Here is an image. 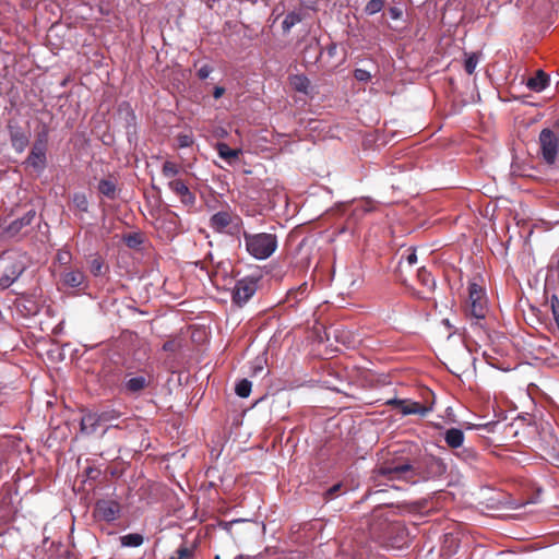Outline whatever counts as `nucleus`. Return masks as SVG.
Masks as SVG:
<instances>
[{"instance_id": "obj_1", "label": "nucleus", "mask_w": 559, "mask_h": 559, "mask_svg": "<svg viewBox=\"0 0 559 559\" xmlns=\"http://www.w3.org/2000/svg\"><path fill=\"white\" fill-rule=\"evenodd\" d=\"M377 474L388 480H403L411 484L429 478V473L424 469L421 462L417 459L395 457L386 461L377 468Z\"/></svg>"}, {"instance_id": "obj_2", "label": "nucleus", "mask_w": 559, "mask_h": 559, "mask_svg": "<svg viewBox=\"0 0 559 559\" xmlns=\"http://www.w3.org/2000/svg\"><path fill=\"white\" fill-rule=\"evenodd\" d=\"M247 252L257 260H266L277 249V237L270 233L242 231Z\"/></svg>"}, {"instance_id": "obj_3", "label": "nucleus", "mask_w": 559, "mask_h": 559, "mask_svg": "<svg viewBox=\"0 0 559 559\" xmlns=\"http://www.w3.org/2000/svg\"><path fill=\"white\" fill-rule=\"evenodd\" d=\"M210 227L217 233L229 236H239L242 234V219L240 216L228 211H219L210 218Z\"/></svg>"}, {"instance_id": "obj_4", "label": "nucleus", "mask_w": 559, "mask_h": 559, "mask_svg": "<svg viewBox=\"0 0 559 559\" xmlns=\"http://www.w3.org/2000/svg\"><path fill=\"white\" fill-rule=\"evenodd\" d=\"M468 314L476 320L485 319L487 313V298L485 290L476 283L468 285Z\"/></svg>"}, {"instance_id": "obj_5", "label": "nucleus", "mask_w": 559, "mask_h": 559, "mask_svg": "<svg viewBox=\"0 0 559 559\" xmlns=\"http://www.w3.org/2000/svg\"><path fill=\"white\" fill-rule=\"evenodd\" d=\"M121 506L112 499H102L95 503L94 516L105 522H114L120 518Z\"/></svg>"}, {"instance_id": "obj_6", "label": "nucleus", "mask_w": 559, "mask_h": 559, "mask_svg": "<svg viewBox=\"0 0 559 559\" xmlns=\"http://www.w3.org/2000/svg\"><path fill=\"white\" fill-rule=\"evenodd\" d=\"M258 281L253 277H245L235 284L233 289V301L243 306L257 292Z\"/></svg>"}, {"instance_id": "obj_7", "label": "nucleus", "mask_w": 559, "mask_h": 559, "mask_svg": "<svg viewBox=\"0 0 559 559\" xmlns=\"http://www.w3.org/2000/svg\"><path fill=\"white\" fill-rule=\"evenodd\" d=\"M539 144L543 158L547 164H552L558 154V139L550 129L542 130L539 134Z\"/></svg>"}, {"instance_id": "obj_8", "label": "nucleus", "mask_w": 559, "mask_h": 559, "mask_svg": "<svg viewBox=\"0 0 559 559\" xmlns=\"http://www.w3.org/2000/svg\"><path fill=\"white\" fill-rule=\"evenodd\" d=\"M168 188L174 192L185 206L192 207L195 204V195L190 191L188 186L181 179H171L168 182Z\"/></svg>"}, {"instance_id": "obj_9", "label": "nucleus", "mask_w": 559, "mask_h": 559, "mask_svg": "<svg viewBox=\"0 0 559 559\" xmlns=\"http://www.w3.org/2000/svg\"><path fill=\"white\" fill-rule=\"evenodd\" d=\"M26 266L22 261H14L8 265L0 277V288H9L24 273Z\"/></svg>"}, {"instance_id": "obj_10", "label": "nucleus", "mask_w": 559, "mask_h": 559, "mask_svg": "<svg viewBox=\"0 0 559 559\" xmlns=\"http://www.w3.org/2000/svg\"><path fill=\"white\" fill-rule=\"evenodd\" d=\"M27 164L35 170L41 171L46 167V145L44 142H36L27 157Z\"/></svg>"}, {"instance_id": "obj_11", "label": "nucleus", "mask_w": 559, "mask_h": 559, "mask_svg": "<svg viewBox=\"0 0 559 559\" xmlns=\"http://www.w3.org/2000/svg\"><path fill=\"white\" fill-rule=\"evenodd\" d=\"M150 384V379L143 374H128L123 384L122 389L128 394H139L141 391H143L147 385Z\"/></svg>"}, {"instance_id": "obj_12", "label": "nucleus", "mask_w": 559, "mask_h": 559, "mask_svg": "<svg viewBox=\"0 0 559 559\" xmlns=\"http://www.w3.org/2000/svg\"><path fill=\"white\" fill-rule=\"evenodd\" d=\"M390 403L399 404L401 406V413L403 415L416 414V415L424 417L432 409L431 406H424V405L419 404L418 402H405V401L394 400V401H391Z\"/></svg>"}, {"instance_id": "obj_13", "label": "nucleus", "mask_w": 559, "mask_h": 559, "mask_svg": "<svg viewBox=\"0 0 559 559\" xmlns=\"http://www.w3.org/2000/svg\"><path fill=\"white\" fill-rule=\"evenodd\" d=\"M443 439L449 448L459 449L463 445L465 436L463 430L459 428H450L444 431Z\"/></svg>"}, {"instance_id": "obj_14", "label": "nucleus", "mask_w": 559, "mask_h": 559, "mask_svg": "<svg viewBox=\"0 0 559 559\" xmlns=\"http://www.w3.org/2000/svg\"><path fill=\"white\" fill-rule=\"evenodd\" d=\"M102 427L98 413L85 414L81 419V430L86 435H92Z\"/></svg>"}, {"instance_id": "obj_15", "label": "nucleus", "mask_w": 559, "mask_h": 559, "mask_svg": "<svg viewBox=\"0 0 559 559\" xmlns=\"http://www.w3.org/2000/svg\"><path fill=\"white\" fill-rule=\"evenodd\" d=\"M549 83V76L543 71L538 70L536 74L530 78L526 82V86L534 92L544 91Z\"/></svg>"}, {"instance_id": "obj_16", "label": "nucleus", "mask_w": 559, "mask_h": 559, "mask_svg": "<svg viewBox=\"0 0 559 559\" xmlns=\"http://www.w3.org/2000/svg\"><path fill=\"white\" fill-rule=\"evenodd\" d=\"M10 139L12 147L19 153L23 152L28 144V136L20 128L10 130Z\"/></svg>"}, {"instance_id": "obj_17", "label": "nucleus", "mask_w": 559, "mask_h": 559, "mask_svg": "<svg viewBox=\"0 0 559 559\" xmlns=\"http://www.w3.org/2000/svg\"><path fill=\"white\" fill-rule=\"evenodd\" d=\"M216 151L218 156L229 164H233L241 154L240 148H230L228 144L224 142H218L216 144Z\"/></svg>"}, {"instance_id": "obj_18", "label": "nucleus", "mask_w": 559, "mask_h": 559, "mask_svg": "<svg viewBox=\"0 0 559 559\" xmlns=\"http://www.w3.org/2000/svg\"><path fill=\"white\" fill-rule=\"evenodd\" d=\"M85 280V275L80 270L68 271L62 275V283L69 287H80Z\"/></svg>"}, {"instance_id": "obj_19", "label": "nucleus", "mask_w": 559, "mask_h": 559, "mask_svg": "<svg viewBox=\"0 0 559 559\" xmlns=\"http://www.w3.org/2000/svg\"><path fill=\"white\" fill-rule=\"evenodd\" d=\"M144 542V537L139 533H131L120 537V544L123 547H140Z\"/></svg>"}, {"instance_id": "obj_20", "label": "nucleus", "mask_w": 559, "mask_h": 559, "mask_svg": "<svg viewBox=\"0 0 559 559\" xmlns=\"http://www.w3.org/2000/svg\"><path fill=\"white\" fill-rule=\"evenodd\" d=\"M290 84L296 91L308 94L310 81L307 76L302 74L293 75L290 78Z\"/></svg>"}, {"instance_id": "obj_21", "label": "nucleus", "mask_w": 559, "mask_h": 559, "mask_svg": "<svg viewBox=\"0 0 559 559\" xmlns=\"http://www.w3.org/2000/svg\"><path fill=\"white\" fill-rule=\"evenodd\" d=\"M302 16L299 12L293 11L286 14L283 20L282 27L285 33L289 32L296 24L300 23Z\"/></svg>"}, {"instance_id": "obj_22", "label": "nucleus", "mask_w": 559, "mask_h": 559, "mask_svg": "<svg viewBox=\"0 0 559 559\" xmlns=\"http://www.w3.org/2000/svg\"><path fill=\"white\" fill-rule=\"evenodd\" d=\"M98 191L103 195H105V197H107L109 199H114L115 194H116V185L111 180L103 179L98 183Z\"/></svg>"}, {"instance_id": "obj_23", "label": "nucleus", "mask_w": 559, "mask_h": 559, "mask_svg": "<svg viewBox=\"0 0 559 559\" xmlns=\"http://www.w3.org/2000/svg\"><path fill=\"white\" fill-rule=\"evenodd\" d=\"M90 271L94 276H100L105 272V264L100 257L95 255L88 261Z\"/></svg>"}, {"instance_id": "obj_24", "label": "nucleus", "mask_w": 559, "mask_h": 559, "mask_svg": "<svg viewBox=\"0 0 559 559\" xmlns=\"http://www.w3.org/2000/svg\"><path fill=\"white\" fill-rule=\"evenodd\" d=\"M417 277L419 282L429 290H432L435 288L436 282L432 278L431 274L425 267H420L418 270Z\"/></svg>"}, {"instance_id": "obj_25", "label": "nucleus", "mask_w": 559, "mask_h": 559, "mask_svg": "<svg viewBox=\"0 0 559 559\" xmlns=\"http://www.w3.org/2000/svg\"><path fill=\"white\" fill-rule=\"evenodd\" d=\"M180 173V167L179 165L170 162V160H166L164 164H163V167H162V174L164 177L166 178H174L176 177L178 174Z\"/></svg>"}, {"instance_id": "obj_26", "label": "nucleus", "mask_w": 559, "mask_h": 559, "mask_svg": "<svg viewBox=\"0 0 559 559\" xmlns=\"http://www.w3.org/2000/svg\"><path fill=\"white\" fill-rule=\"evenodd\" d=\"M119 416H120V414L117 411H105V412L98 413V417H99L102 426L107 425V428L111 427L112 426L111 423L114 420L118 419Z\"/></svg>"}, {"instance_id": "obj_27", "label": "nucleus", "mask_w": 559, "mask_h": 559, "mask_svg": "<svg viewBox=\"0 0 559 559\" xmlns=\"http://www.w3.org/2000/svg\"><path fill=\"white\" fill-rule=\"evenodd\" d=\"M251 382L247 379H242L239 382H237L235 392L240 397H248L251 393Z\"/></svg>"}, {"instance_id": "obj_28", "label": "nucleus", "mask_w": 559, "mask_h": 559, "mask_svg": "<svg viewBox=\"0 0 559 559\" xmlns=\"http://www.w3.org/2000/svg\"><path fill=\"white\" fill-rule=\"evenodd\" d=\"M383 7H384L383 0H370L367 2L366 7H365V12L368 15H373V14L382 11Z\"/></svg>"}, {"instance_id": "obj_29", "label": "nucleus", "mask_w": 559, "mask_h": 559, "mask_svg": "<svg viewBox=\"0 0 559 559\" xmlns=\"http://www.w3.org/2000/svg\"><path fill=\"white\" fill-rule=\"evenodd\" d=\"M27 225H29V217H21L19 219L13 221L9 225L8 231L13 235L19 233L23 227Z\"/></svg>"}, {"instance_id": "obj_30", "label": "nucleus", "mask_w": 559, "mask_h": 559, "mask_svg": "<svg viewBox=\"0 0 559 559\" xmlns=\"http://www.w3.org/2000/svg\"><path fill=\"white\" fill-rule=\"evenodd\" d=\"M73 204L81 212H86L88 209V202L86 197L83 193H76L73 195Z\"/></svg>"}, {"instance_id": "obj_31", "label": "nucleus", "mask_w": 559, "mask_h": 559, "mask_svg": "<svg viewBox=\"0 0 559 559\" xmlns=\"http://www.w3.org/2000/svg\"><path fill=\"white\" fill-rule=\"evenodd\" d=\"M478 64V57L475 53L467 56L464 63V69L468 74H473Z\"/></svg>"}, {"instance_id": "obj_32", "label": "nucleus", "mask_w": 559, "mask_h": 559, "mask_svg": "<svg viewBox=\"0 0 559 559\" xmlns=\"http://www.w3.org/2000/svg\"><path fill=\"white\" fill-rule=\"evenodd\" d=\"M354 76L357 81H360V82H368L371 80L370 72L365 69H356L354 71Z\"/></svg>"}, {"instance_id": "obj_33", "label": "nucleus", "mask_w": 559, "mask_h": 559, "mask_svg": "<svg viewBox=\"0 0 559 559\" xmlns=\"http://www.w3.org/2000/svg\"><path fill=\"white\" fill-rule=\"evenodd\" d=\"M307 290H308V285H307V283H305L301 286H299L297 290L290 292L289 298H294L297 301L306 295Z\"/></svg>"}, {"instance_id": "obj_34", "label": "nucleus", "mask_w": 559, "mask_h": 559, "mask_svg": "<svg viewBox=\"0 0 559 559\" xmlns=\"http://www.w3.org/2000/svg\"><path fill=\"white\" fill-rule=\"evenodd\" d=\"M193 143V138L189 134H180L178 136V144L180 147H188L190 145H192Z\"/></svg>"}, {"instance_id": "obj_35", "label": "nucleus", "mask_w": 559, "mask_h": 559, "mask_svg": "<svg viewBox=\"0 0 559 559\" xmlns=\"http://www.w3.org/2000/svg\"><path fill=\"white\" fill-rule=\"evenodd\" d=\"M212 72V68L207 64H204L202 66L199 71H198V76L201 79V80H205L210 76Z\"/></svg>"}, {"instance_id": "obj_36", "label": "nucleus", "mask_w": 559, "mask_h": 559, "mask_svg": "<svg viewBox=\"0 0 559 559\" xmlns=\"http://www.w3.org/2000/svg\"><path fill=\"white\" fill-rule=\"evenodd\" d=\"M140 238L138 235H129L127 238H126V243L128 245V247L130 248H135L136 246L140 245Z\"/></svg>"}, {"instance_id": "obj_37", "label": "nucleus", "mask_w": 559, "mask_h": 559, "mask_svg": "<svg viewBox=\"0 0 559 559\" xmlns=\"http://www.w3.org/2000/svg\"><path fill=\"white\" fill-rule=\"evenodd\" d=\"M459 455L465 461H473L476 456L472 449H463Z\"/></svg>"}, {"instance_id": "obj_38", "label": "nucleus", "mask_w": 559, "mask_h": 559, "mask_svg": "<svg viewBox=\"0 0 559 559\" xmlns=\"http://www.w3.org/2000/svg\"><path fill=\"white\" fill-rule=\"evenodd\" d=\"M341 487V484H335L332 487H330L325 492L326 498L332 499L340 491Z\"/></svg>"}, {"instance_id": "obj_39", "label": "nucleus", "mask_w": 559, "mask_h": 559, "mask_svg": "<svg viewBox=\"0 0 559 559\" xmlns=\"http://www.w3.org/2000/svg\"><path fill=\"white\" fill-rule=\"evenodd\" d=\"M192 555L191 550L187 547H180L177 550V558L179 559H188Z\"/></svg>"}, {"instance_id": "obj_40", "label": "nucleus", "mask_w": 559, "mask_h": 559, "mask_svg": "<svg viewBox=\"0 0 559 559\" xmlns=\"http://www.w3.org/2000/svg\"><path fill=\"white\" fill-rule=\"evenodd\" d=\"M406 262L409 265H413L417 262V254L414 249L409 250L408 254L405 257Z\"/></svg>"}, {"instance_id": "obj_41", "label": "nucleus", "mask_w": 559, "mask_h": 559, "mask_svg": "<svg viewBox=\"0 0 559 559\" xmlns=\"http://www.w3.org/2000/svg\"><path fill=\"white\" fill-rule=\"evenodd\" d=\"M225 93V88L222 87V86H216L214 88V92H213V96L214 98L218 99L219 97H222Z\"/></svg>"}, {"instance_id": "obj_42", "label": "nucleus", "mask_w": 559, "mask_h": 559, "mask_svg": "<svg viewBox=\"0 0 559 559\" xmlns=\"http://www.w3.org/2000/svg\"><path fill=\"white\" fill-rule=\"evenodd\" d=\"M23 217H29V224L35 217V211H28Z\"/></svg>"}, {"instance_id": "obj_43", "label": "nucleus", "mask_w": 559, "mask_h": 559, "mask_svg": "<svg viewBox=\"0 0 559 559\" xmlns=\"http://www.w3.org/2000/svg\"><path fill=\"white\" fill-rule=\"evenodd\" d=\"M391 15L392 17L396 19L400 15V12L396 9H391Z\"/></svg>"}, {"instance_id": "obj_44", "label": "nucleus", "mask_w": 559, "mask_h": 559, "mask_svg": "<svg viewBox=\"0 0 559 559\" xmlns=\"http://www.w3.org/2000/svg\"><path fill=\"white\" fill-rule=\"evenodd\" d=\"M462 354H463V356H464V358H465L466 360H469L471 355H469V353H468L467 350H465V349H464V350L462 352Z\"/></svg>"}, {"instance_id": "obj_45", "label": "nucleus", "mask_w": 559, "mask_h": 559, "mask_svg": "<svg viewBox=\"0 0 559 559\" xmlns=\"http://www.w3.org/2000/svg\"><path fill=\"white\" fill-rule=\"evenodd\" d=\"M164 348H165V349H168V348H169V344H165V345H164Z\"/></svg>"}, {"instance_id": "obj_46", "label": "nucleus", "mask_w": 559, "mask_h": 559, "mask_svg": "<svg viewBox=\"0 0 559 559\" xmlns=\"http://www.w3.org/2000/svg\"><path fill=\"white\" fill-rule=\"evenodd\" d=\"M215 559H221L219 556H215Z\"/></svg>"}, {"instance_id": "obj_47", "label": "nucleus", "mask_w": 559, "mask_h": 559, "mask_svg": "<svg viewBox=\"0 0 559 559\" xmlns=\"http://www.w3.org/2000/svg\"><path fill=\"white\" fill-rule=\"evenodd\" d=\"M170 559H179V558H177V557H171Z\"/></svg>"}]
</instances>
